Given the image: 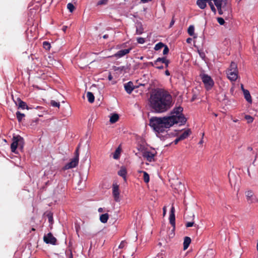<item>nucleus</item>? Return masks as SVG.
I'll use <instances>...</instances> for the list:
<instances>
[{"instance_id": "obj_2", "label": "nucleus", "mask_w": 258, "mask_h": 258, "mask_svg": "<svg viewBox=\"0 0 258 258\" xmlns=\"http://www.w3.org/2000/svg\"><path fill=\"white\" fill-rule=\"evenodd\" d=\"M149 125L158 134L164 133L166 129L170 127L168 116L152 117L150 119Z\"/></svg>"}, {"instance_id": "obj_63", "label": "nucleus", "mask_w": 258, "mask_h": 258, "mask_svg": "<svg viewBox=\"0 0 258 258\" xmlns=\"http://www.w3.org/2000/svg\"><path fill=\"white\" fill-rule=\"evenodd\" d=\"M203 143V138L201 139V140L199 142V144H202Z\"/></svg>"}, {"instance_id": "obj_47", "label": "nucleus", "mask_w": 258, "mask_h": 258, "mask_svg": "<svg viewBox=\"0 0 258 258\" xmlns=\"http://www.w3.org/2000/svg\"><path fill=\"white\" fill-rule=\"evenodd\" d=\"M194 224V222H187L186 224V227H192Z\"/></svg>"}, {"instance_id": "obj_46", "label": "nucleus", "mask_w": 258, "mask_h": 258, "mask_svg": "<svg viewBox=\"0 0 258 258\" xmlns=\"http://www.w3.org/2000/svg\"><path fill=\"white\" fill-rule=\"evenodd\" d=\"M126 242L125 241H122L120 242V244L119 245L118 248H120V249L123 248L126 246Z\"/></svg>"}, {"instance_id": "obj_61", "label": "nucleus", "mask_w": 258, "mask_h": 258, "mask_svg": "<svg viewBox=\"0 0 258 258\" xmlns=\"http://www.w3.org/2000/svg\"><path fill=\"white\" fill-rule=\"evenodd\" d=\"M108 37V35H107V34H105L103 36V38H104V39H106Z\"/></svg>"}, {"instance_id": "obj_54", "label": "nucleus", "mask_w": 258, "mask_h": 258, "mask_svg": "<svg viewBox=\"0 0 258 258\" xmlns=\"http://www.w3.org/2000/svg\"><path fill=\"white\" fill-rule=\"evenodd\" d=\"M170 61L168 59H166V60L163 63H165L166 68H167L168 67V64L169 63Z\"/></svg>"}, {"instance_id": "obj_56", "label": "nucleus", "mask_w": 258, "mask_h": 258, "mask_svg": "<svg viewBox=\"0 0 258 258\" xmlns=\"http://www.w3.org/2000/svg\"><path fill=\"white\" fill-rule=\"evenodd\" d=\"M240 87H241V89L242 90V92H243L244 91L246 90V89H245L244 88V86H243V84H241L240 85Z\"/></svg>"}, {"instance_id": "obj_14", "label": "nucleus", "mask_w": 258, "mask_h": 258, "mask_svg": "<svg viewBox=\"0 0 258 258\" xmlns=\"http://www.w3.org/2000/svg\"><path fill=\"white\" fill-rule=\"evenodd\" d=\"M124 88L127 93L130 94L135 88L133 83L130 81L124 84Z\"/></svg>"}, {"instance_id": "obj_17", "label": "nucleus", "mask_w": 258, "mask_h": 258, "mask_svg": "<svg viewBox=\"0 0 258 258\" xmlns=\"http://www.w3.org/2000/svg\"><path fill=\"white\" fill-rule=\"evenodd\" d=\"M136 34L141 35L144 32V29L143 27V25L141 22H137L136 23Z\"/></svg>"}, {"instance_id": "obj_5", "label": "nucleus", "mask_w": 258, "mask_h": 258, "mask_svg": "<svg viewBox=\"0 0 258 258\" xmlns=\"http://www.w3.org/2000/svg\"><path fill=\"white\" fill-rule=\"evenodd\" d=\"M226 74L228 78L231 81H235L237 78L238 75V70L237 68V64L232 61L231 64L226 71Z\"/></svg>"}, {"instance_id": "obj_27", "label": "nucleus", "mask_w": 258, "mask_h": 258, "mask_svg": "<svg viewBox=\"0 0 258 258\" xmlns=\"http://www.w3.org/2000/svg\"><path fill=\"white\" fill-rule=\"evenodd\" d=\"M128 69L129 68H128V67L127 66H120V67H117L115 69V71H119L120 72L126 73V70H128Z\"/></svg>"}, {"instance_id": "obj_64", "label": "nucleus", "mask_w": 258, "mask_h": 258, "mask_svg": "<svg viewBox=\"0 0 258 258\" xmlns=\"http://www.w3.org/2000/svg\"><path fill=\"white\" fill-rule=\"evenodd\" d=\"M247 149L249 150V151H252V148L251 147H248L247 148Z\"/></svg>"}, {"instance_id": "obj_12", "label": "nucleus", "mask_w": 258, "mask_h": 258, "mask_svg": "<svg viewBox=\"0 0 258 258\" xmlns=\"http://www.w3.org/2000/svg\"><path fill=\"white\" fill-rule=\"evenodd\" d=\"M132 50L131 48H127V49H121L120 50L118 51L116 53H115L113 56L117 58H121L126 54L129 53Z\"/></svg>"}, {"instance_id": "obj_16", "label": "nucleus", "mask_w": 258, "mask_h": 258, "mask_svg": "<svg viewBox=\"0 0 258 258\" xmlns=\"http://www.w3.org/2000/svg\"><path fill=\"white\" fill-rule=\"evenodd\" d=\"M183 108L181 106L175 107L171 112V114L174 115H178L182 114Z\"/></svg>"}, {"instance_id": "obj_39", "label": "nucleus", "mask_w": 258, "mask_h": 258, "mask_svg": "<svg viewBox=\"0 0 258 258\" xmlns=\"http://www.w3.org/2000/svg\"><path fill=\"white\" fill-rule=\"evenodd\" d=\"M217 22L219 23V24L221 25H223L225 23V21L224 19L222 17H218L217 19Z\"/></svg>"}, {"instance_id": "obj_43", "label": "nucleus", "mask_w": 258, "mask_h": 258, "mask_svg": "<svg viewBox=\"0 0 258 258\" xmlns=\"http://www.w3.org/2000/svg\"><path fill=\"white\" fill-rule=\"evenodd\" d=\"M163 47H164V49H163V54L164 55H166L169 52V50L168 46L165 44L164 45V46H163Z\"/></svg>"}, {"instance_id": "obj_57", "label": "nucleus", "mask_w": 258, "mask_h": 258, "mask_svg": "<svg viewBox=\"0 0 258 258\" xmlns=\"http://www.w3.org/2000/svg\"><path fill=\"white\" fill-rule=\"evenodd\" d=\"M79 149L78 148L76 150V151H75V153H76V156H77L78 155V157L79 158Z\"/></svg>"}, {"instance_id": "obj_44", "label": "nucleus", "mask_w": 258, "mask_h": 258, "mask_svg": "<svg viewBox=\"0 0 258 258\" xmlns=\"http://www.w3.org/2000/svg\"><path fill=\"white\" fill-rule=\"evenodd\" d=\"M66 254L68 255V258H73V255L71 250L69 249L68 250H66Z\"/></svg>"}, {"instance_id": "obj_59", "label": "nucleus", "mask_w": 258, "mask_h": 258, "mask_svg": "<svg viewBox=\"0 0 258 258\" xmlns=\"http://www.w3.org/2000/svg\"><path fill=\"white\" fill-rule=\"evenodd\" d=\"M165 74L166 76H169V75H170V73H169V72L168 70H166V71L165 72Z\"/></svg>"}, {"instance_id": "obj_25", "label": "nucleus", "mask_w": 258, "mask_h": 258, "mask_svg": "<svg viewBox=\"0 0 258 258\" xmlns=\"http://www.w3.org/2000/svg\"><path fill=\"white\" fill-rule=\"evenodd\" d=\"M119 119V116L116 113H114L111 115L110 117V122L112 123L116 122Z\"/></svg>"}, {"instance_id": "obj_19", "label": "nucleus", "mask_w": 258, "mask_h": 258, "mask_svg": "<svg viewBox=\"0 0 258 258\" xmlns=\"http://www.w3.org/2000/svg\"><path fill=\"white\" fill-rule=\"evenodd\" d=\"M191 134V131L190 129H187L185 130L182 134H181L179 136V138L181 140H183L188 137V136Z\"/></svg>"}, {"instance_id": "obj_35", "label": "nucleus", "mask_w": 258, "mask_h": 258, "mask_svg": "<svg viewBox=\"0 0 258 258\" xmlns=\"http://www.w3.org/2000/svg\"><path fill=\"white\" fill-rule=\"evenodd\" d=\"M43 46L46 50H49L50 48V44L47 41L43 42Z\"/></svg>"}, {"instance_id": "obj_10", "label": "nucleus", "mask_w": 258, "mask_h": 258, "mask_svg": "<svg viewBox=\"0 0 258 258\" xmlns=\"http://www.w3.org/2000/svg\"><path fill=\"white\" fill-rule=\"evenodd\" d=\"M44 241L47 244L55 245L56 242V239L53 236L51 233L49 232L43 237Z\"/></svg>"}, {"instance_id": "obj_49", "label": "nucleus", "mask_w": 258, "mask_h": 258, "mask_svg": "<svg viewBox=\"0 0 258 258\" xmlns=\"http://www.w3.org/2000/svg\"><path fill=\"white\" fill-rule=\"evenodd\" d=\"M146 64L148 66H152V67H154V66H155V65H156V64L154 63V62H147Z\"/></svg>"}, {"instance_id": "obj_15", "label": "nucleus", "mask_w": 258, "mask_h": 258, "mask_svg": "<svg viewBox=\"0 0 258 258\" xmlns=\"http://www.w3.org/2000/svg\"><path fill=\"white\" fill-rule=\"evenodd\" d=\"M16 104L18 106V107L22 109H26L29 110L30 108L27 105V104L21 100L20 98H17V101Z\"/></svg>"}, {"instance_id": "obj_50", "label": "nucleus", "mask_w": 258, "mask_h": 258, "mask_svg": "<svg viewBox=\"0 0 258 258\" xmlns=\"http://www.w3.org/2000/svg\"><path fill=\"white\" fill-rule=\"evenodd\" d=\"M175 209L173 206L171 207V208L170 209V214H175Z\"/></svg>"}, {"instance_id": "obj_26", "label": "nucleus", "mask_w": 258, "mask_h": 258, "mask_svg": "<svg viewBox=\"0 0 258 258\" xmlns=\"http://www.w3.org/2000/svg\"><path fill=\"white\" fill-rule=\"evenodd\" d=\"M87 97L88 100L90 103H93L94 101V96L93 94L91 92H88L87 93Z\"/></svg>"}, {"instance_id": "obj_20", "label": "nucleus", "mask_w": 258, "mask_h": 258, "mask_svg": "<svg viewBox=\"0 0 258 258\" xmlns=\"http://www.w3.org/2000/svg\"><path fill=\"white\" fill-rule=\"evenodd\" d=\"M244 98L248 103L252 102L251 97L248 90H246L243 92Z\"/></svg>"}, {"instance_id": "obj_18", "label": "nucleus", "mask_w": 258, "mask_h": 258, "mask_svg": "<svg viewBox=\"0 0 258 258\" xmlns=\"http://www.w3.org/2000/svg\"><path fill=\"white\" fill-rule=\"evenodd\" d=\"M191 242V239L190 237L185 236L183 241V249H186Z\"/></svg>"}, {"instance_id": "obj_62", "label": "nucleus", "mask_w": 258, "mask_h": 258, "mask_svg": "<svg viewBox=\"0 0 258 258\" xmlns=\"http://www.w3.org/2000/svg\"><path fill=\"white\" fill-rule=\"evenodd\" d=\"M191 40V39L190 38H188L187 39L186 42H188V43H189Z\"/></svg>"}, {"instance_id": "obj_34", "label": "nucleus", "mask_w": 258, "mask_h": 258, "mask_svg": "<svg viewBox=\"0 0 258 258\" xmlns=\"http://www.w3.org/2000/svg\"><path fill=\"white\" fill-rule=\"evenodd\" d=\"M120 151H121V149H120L119 147H118L116 149V150L115 151V153H114V154L113 155V158L114 159H117L118 158L119 154H120Z\"/></svg>"}, {"instance_id": "obj_28", "label": "nucleus", "mask_w": 258, "mask_h": 258, "mask_svg": "<svg viewBox=\"0 0 258 258\" xmlns=\"http://www.w3.org/2000/svg\"><path fill=\"white\" fill-rule=\"evenodd\" d=\"M16 117L18 119V121L20 122L22 121V119L24 117H25V114L24 113H21L20 111H18L16 113Z\"/></svg>"}, {"instance_id": "obj_1", "label": "nucleus", "mask_w": 258, "mask_h": 258, "mask_svg": "<svg viewBox=\"0 0 258 258\" xmlns=\"http://www.w3.org/2000/svg\"><path fill=\"white\" fill-rule=\"evenodd\" d=\"M149 106L151 110L157 113H164L173 105L174 101L169 92L164 89H154L150 94Z\"/></svg>"}, {"instance_id": "obj_41", "label": "nucleus", "mask_w": 258, "mask_h": 258, "mask_svg": "<svg viewBox=\"0 0 258 258\" xmlns=\"http://www.w3.org/2000/svg\"><path fill=\"white\" fill-rule=\"evenodd\" d=\"M198 52L200 56L202 58V59H205L206 57V54L205 52L202 50H198Z\"/></svg>"}, {"instance_id": "obj_60", "label": "nucleus", "mask_w": 258, "mask_h": 258, "mask_svg": "<svg viewBox=\"0 0 258 258\" xmlns=\"http://www.w3.org/2000/svg\"><path fill=\"white\" fill-rule=\"evenodd\" d=\"M247 173H248V175L249 177H250V171H249V167L247 168Z\"/></svg>"}, {"instance_id": "obj_53", "label": "nucleus", "mask_w": 258, "mask_h": 258, "mask_svg": "<svg viewBox=\"0 0 258 258\" xmlns=\"http://www.w3.org/2000/svg\"><path fill=\"white\" fill-rule=\"evenodd\" d=\"M48 221L49 223H51L53 221V217L52 215H48Z\"/></svg>"}, {"instance_id": "obj_45", "label": "nucleus", "mask_w": 258, "mask_h": 258, "mask_svg": "<svg viewBox=\"0 0 258 258\" xmlns=\"http://www.w3.org/2000/svg\"><path fill=\"white\" fill-rule=\"evenodd\" d=\"M209 5L212 11L215 14L216 13V10L211 2H209Z\"/></svg>"}, {"instance_id": "obj_51", "label": "nucleus", "mask_w": 258, "mask_h": 258, "mask_svg": "<svg viewBox=\"0 0 258 258\" xmlns=\"http://www.w3.org/2000/svg\"><path fill=\"white\" fill-rule=\"evenodd\" d=\"M175 23V21L174 20V18L173 17L172 18V19L171 20L170 23V24H169V28H171L172 27V26L174 25Z\"/></svg>"}, {"instance_id": "obj_33", "label": "nucleus", "mask_w": 258, "mask_h": 258, "mask_svg": "<svg viewBox=\"0 0 258 258\" xmlns=\"http://www.w3.org/2000/svg\"><path fill=\"white\" fill-rule=\"evenodd\" d=\"M164 45L165 44L163 43L160 42L155 45L154 47V49L155 50H158L161 49L162 47H163V46H164Z\"/></svg>"}, {"instance_id": "obj_13", "label": "nucleus", "mask_w": 258, "mask_h": 258, "mask_svg": "<svg viewBox=\"0 0 258 258\" xmlns=\"http://www.w3.org/2000/svg\"><path fill=\"white\" fill-rule=\"evenodd\" d=\"M155 154L151 151H146L143 153V157L147 160L149 162H152L154 161Z\"/></svg>"}, {"instance_id": "obj_11", "label": "nucleus", "mask_w": 258, "mask_h": 258, "mask_svg": "<svg viewBox=\"0 0 258 258\" xmlns=\"http://www.w3.org/2000/svg\"><path fill=\"white\" fill-rule=\"evenodd\" d=\"M78 163L79 159L77 155L73 158L70 162L66 164L63 167V169L67 170L76 167L78 165Z\"/></svg>"}, {"instance_id": "obj_58", "label": "nucleus", "mask_w": 258, "mask_h": 258, "mask_svg": "<svg viewBox=\"0 0 258 258\" xmlns=\"http://www.w3.org/2000/svg\"><path fill=\"white\" fill-rule=\"evenodd\" d=\"M98 211L99 212V213H102L103 212V209L102 208H99L98 210Z\"/></svg>"}, {"instance_id": "obj_30", "label": "nucleus", "mask_w": 258, "mask_h": 258, "mask_svg": "<svg viewBox=\"0 0 258 258\" xmlns=\"http://www.w3.org/2000/svg\"><path fill=\"white\" fill-rule=\"evenodd\" d=\"M166 58L165 57H158L156 60L154 61V63L157 65L158 63H163L166 60Z\"/></svg>"}, {"instance_id": "obj_38", "label": "nucleus", "mask_w": 258, "mask_h": 258, "mask_svg": "<svg viewBox=\"0 0 258 258\" xmlns=\"http://www.w3.org/2000/svg\"><path fill=\"white\" fill-rule=\"evenodd\" d=\"M245 118L247 120L248 123H251L253 120V117L249 115H246Z\"/></svg>"}, {"instance_id": "obj_9", "label": "nucleus", "mask_w": 258, "mask_h": 258, "mask_svg": "<svg viewBox=\"0 0 258 258\" xmlns=\"http://www.w3.org/2000/svg\"><path fill=\"white\" fill-rule=\"evenodd\" d=\"M119 194V185L116 182L113 183L112 184V195L116 202H119L120 201Z\"/></svg>"}, {"instance_id": "obj_8", "label": "nucleus", "mask_w": 258, "mask_h": 258, "mask_svg": "<svg viewBox=\"0 0 258 258\" xmlns=\"http://www.w3.org/2000/svg\"><path fill=\"white\" fill-rule=\"evenodd\" d=\"M245 197L247 202L249 204L258 203V198L254 195L252 190H249L246 191L245 192Z\"/></svg>"}, {"instance_id": "obj_36", "label": "nucleus", "mask_w": 258, "mask_h": 258, "mask_svg": "<svg viewBox=\"0 0 258 258\" xmlns=\"http://www.w3.org/2000/svg\"><path fill=\"white\" fill-rule=\"evenodd\" d=\"M50 104L53 107H56L59 108L60 106V103L59 102H56L54 100H51L50 101Z\"/></svg>"}, {"instance_id": "obj_23", "label": "nucleus", "mask_w": 258, "mask_h": 258, "mask_svg": "<svg viewBox=\"0 0 258 258\" xmlns=\"http://www.w3.org/2000/svg\"><path fill=\"white\" fill-rule=\"evenodd\" d=\"M169 222L173 228L175 227V214H170L169 217Z\"/></svg>"}, {"instance_id": "obj_22", "label": "nucleus", "mask_w": 258, "mask_h": 258, "mask_svg": "<svg viewBox=\"0 0 258 258\" xmlns=\"http://www.w3.org/2000/svg\"><path fill=\"white\" fill-rule=\"evenodd\" d=\"M196 3L198 6L201 9H204L207 6L205 1L204 0H198Z\"/></svg>"}, {"instance_id": "obj_21", "label": "nucleus", "mask_w": 258, "mask_h": 258, "mask_svg": "<svg viewBox=\"0 0 258 258\" xmlns=\"http://www.w3.org/2000/svg\"><path fill=\"white\" fill-rule=\"evenodd\" d=\"M109 218V215L107 213L102 214L100 216V220L102 223H106Z\"/></svg>"}, {"instance_id": "obj_48", "label": "nucleus", "mask_w": 258, "mask_h": 258, "mask_svg": "<svg viewBox=\"0 0 258 258\" xmlns=\"http://www.w3.org/2000/svg\"><path fill=\"white\" fill-rule=\"evenodd\" d=\"M156 66V68L159 70H162L164 68V67L163 65H159V63H158L157 65H155Z\"/></svg>"}, {"instance_id": "obj_6", "label": "nucleus", "mask_w": 258, "mask_h": 258, "mask_svg": "<svg viewBox=\"0 0 258 258\" xmlns=\"http://www.w3.org/2000/svg\"><path fill=\"white\" fill-rule=\"evenodd\" d=\"M170 127L175 123H179L180 125L184 124L186 121V118L183 114L178 115H172L168 116Z\"/></svg>"}, {"instance_id": "obj_31", "label": "nucleus", "mask_w": 258, "mask_h": 258, "mask_svg": "<svg viewBox=\"0 0 258 258\" xmlns=\"http://www.w3.org/2000/svg\"><path fill=\"white\" fill-rule=\"evenodd\" d=\"M195 27L193 25H190L188 28L187 32L188 34L192 36L194 34Z\"/></svg>"}, {"instance_id": "obj_29", "label": "nucleus", "mask_w": 258, "mask_h": 258, "mask_svg": "<svg viewBox=\"0 0 258 258\" xmlns=\"http://www.w3.org/2000/svg\"><path fill=\"white\" fill-rule=\"evenodd\" d=\"M229 180L230 184H235L236 181L235 180V175L234 174H231L230 172L228 174Z\"/></svg>"}, {"instance_id": "obj_52", "label": "nucleus", "mask_w": 258, "mask_h": 258, "mask_svg": "<svg viewBox=\"0 0 258 258\" xmlns=\"http://www.w3.org/2000/svg\"><path fill=\"white\" fill-rule=\"evenodd\" d=\"M181 141V139L178 137L177 138H176L173 142L174 144H177L179 141Z\"/></svg>"}, {"instance_id": "obj_7", "label": "nucleus", "mask_w": 258, "mask_h": 258, "mask_svg": "<svg viewBox=\"0 0 258 258\" xmlns=\"http://www.w3.org/2000/svg\"><path fill=\"white\" fill-rule=\"evenodd\" d=\"M205 87L207 90H211L214 85V82L212 78L207 74L201 73L200 75Z\"/></svg>"}, {"instance_id": "obj_55", "label": "nucleus", "mask_w": 258, "mask_h": 258, "mask_svg": "<svg viewBox=\"0 0 258 258\" xmlns=\"http://www.w3.org/2000/svg\"><path fill=\"white\" fill-rule=\"evenodd\" d=\"M112 78H113V77H112L111 74L110 73L109 75L108 76V79L109 81H111L112 79Z\"/></svg>"}, {"instance_id": "obj_37", "label": "nucleus", "mask_w": 258, "mask_h": 258, "mask_svg": "<svg viewBox=\"0 0 258 258\" xmlns=\"http://www.w3.org/2000/svg\"><path fill=\"white\" fill-rule=\"evenodd\" d=\"M67 8L69 10V11L71 13H72L74 9H75V7L73 5V4L72 3H69L68 5H67Z\"/></svg>"}, {"instance_id": "obj_24", "label": "nucleus", "mask_w": 258, "mask_h": 258, "mask_svg": "<svg viewBox=\"0 0 258 258\" xmlns=\"http://www.w3.org/2000/svg\"><path fill=\"white\" fill-rule=\"evenodd\" d=\"M118 174L122 177L124 180H126V171L125 168H121L118 171Z\"/></svg>"}, {"instance_id": "obj_40", "label": "nucleus", "mask_w": 258, "mask_h": 258, "mask_svg": "<svg viewBox=\"0 0 258 258\" xmlns=\"http://www.w3.org/2000/svg\"><path fill=\"white\" fill-rule=\"evenodd\" d=\"M108 0H99L98 3V5H105L108 3Z\"/></svg>"}, {"instance_id": "obj_32", "label": "nucleus", "mask_w": 258, "mask_h": 258, "mask_svg": "<svg viewBox=\"0 0 258 258\" xmlns=\"http://www.w3.org/2000/svg\"><path fill=\"white\" fill-rule=\"evenodd\" d=\"M143 179L145 183H148L150 180L149 175L146 171H143Z\"/></svg>"}, {"instance_id": "obj_3", "label": "nucleus", "mask_w": 258, "mask_h": 258, "mask_svg": "<svg viewBox=\"0 0 258 258\" xmlns=\"http://www.w3.org/2000/svg\"><path fill=\"white\" fill-rule=\"evenodd\" d=\"M214 2L220 15L224 14L229 15L231 13V4L228 0H214Z\"/></svg>"}, {"instance_id": "obj_4", "label": "nucleus", "mask_w": 258, "mask_h": 258, "mask_svg": "<svg viewBox=\"0 0 258 258\" xmlns=\"http://www.w3.org/2000/svg\"><path fill=\"white\" fill-rule=\"evenodd\" d=\"M24 145V140L20 135L14 136L12 139V143L11 145V151L14 153H17V149L22 150Z\"/></svg>"}, {"instance_id": "obj_42", "label": "nucleus", "mask_w": 258, "mask_h": 258, "mask_svg": "<svg viewBox=\"0 0 258 258\" xmlns=\"http://www.w3.org/2000/svg\"><path fill=\"white\" fill-rule=\"evenodd\" d=\"M137 42L139 44H144L145 42V39L143 37H138L137 38Z\"/></svg>"}]
</instances>
